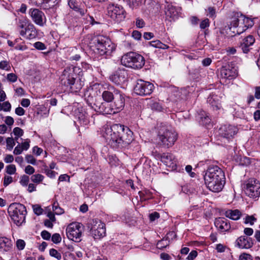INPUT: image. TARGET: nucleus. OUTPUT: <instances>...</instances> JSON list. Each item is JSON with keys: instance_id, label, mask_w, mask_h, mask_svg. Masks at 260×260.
Here are the masks:
<instances>
[{"instance_id": "f257e3e1", "label": "nucleus", "mask_w": 260, "mask_h": 260, "mask_svg": "<svg viewBox=\"0 0 260 260\" xmlns=\"http://www.w3.org/2000/svg\"><path fill=\"white\" fill-rule=\"evenodd\" d=\"M132 132L123 125L114 124L104 128L103 136L113 148L122 146L123 143L128 144L132 140Z\"/></svg>"}, {"instance_id": "f03ea898", "label": "nucleus", "mask_w": 260, "mask_h": 260, "mask_svg": "<svg viewBox=\"0 0 260 260\" xmlns=\"http://www.w3.org/2000/svg\"><path fill=\"white\" fill-rule=\"evenodd\" d=\"M204 179L207 187L214 192H220L225 183L224 173L217 166H209L204 175Z\"/></svg>"}, {"instance_id": "7ed1b4c3", "label": "nucleus", "mask_w": 260, "mask_h": 260, "mask_svg": "<svg viewBox=\"0 0 260 260\" xmlns=\"http://www.w3.org/2000/svg\"><path fill=\"white\" fill-rule=\"evenodd\" d=\"M253 25V22L251 19L242 14H237L233 18L230 26L225 27V30L229 36L233 37L242 33Z\"/></svg>"}, {"instance_id": "20e7f679", "label": "nucleus", "mask_w": 260, "mask_h": 260, "mask_svg": "<svg viewBox=\"0 0 260 260\" xmlns=\"http://www.w3.org/2000/svg\"><path fill=\"white\" fill-rule=\"evenodd\" d=\"M77 67L70 66L66 68L61 77V83L64 86L70 87L72 92H77L80 90L83 84L76 80L77 74L75 72L79 70Z\"/></svg>"}, {"instance_id": "39448f33", "label": "nucleus", "mask_w": 260, "mask_h": 260, "mask_svg": "<svg viewBox=\"0 0 260 260\" xmlns=\"http://www.w3.org/2000/svg\"><path fill=\"white\" fill-rule=\"evenodd\" d=\"M94 51L101 55H110L115 49L114 44L106 37L99 36L93 40Z\"/></svg>"}, {"instance_id": "423d86ee", "label": "nucleus", "mask_w": 260, "mask_h": 260, "mask_svg": "<svg viewBox=\"0 0 260 260\" xmlns=\"http://www.w3.org/2000/svg\"><path fill=\"white\" fill-rule=\"evenodd\" d=\"M8 212L11 219L17 225H21L25 222L27 211L23 205L12 203L9 206Z\"/></svg>"}, {"instance_id": "0eeeda50", "label": "nucleus", "mask_w": 260, "mask_h": 260, "mask_svg": "<svg viewBox=\"0 0 260 260\" xmlns=\"http://www.w3.org/2000/svg\"><path fill=\"white\" fill-rule=\"evenodd\" d=\"M158 138L159 144L165 147L172 146L177 139V134L173 130L166 127L161 126L158 131Z\"/></svg>"}, {"instance_id": "6e6552de", "label": "nucleus", "mask_w": 260, "mask_h": 260, "mask_svg": "<svg viewBox=\"0 0 260 260\" xmlns=\"http://www.w3.org/2000/svg\"><path fill=\"white\" fill-rule=\"evenodd\" d=\"M121 62L125 67L138 69L143 67L145 64V60L141 55L131 52L122 56Z\"/></svg>"}, {"instance_id": "1a4fd4ad", "label": "nucleus", "mask_w": 260, "mask_h": 260, "mask_svg": "<svg viewBox=\"0 0 260 260\" xmlns=\"http://www.w3.org/2000/svg\"><path fill=\"white\" fill-rule=\"evenodd\" d=\"M83 230L82 224L79 222L70 224L66 229V234L68 238L75 242H78L81 241Z\"/></svg>"}, {"instance_id": "9d476101", "label": "nucleus", "mask_w": 260, "mask_h": 260, "mask_svg": "<svg viewBox=\"0 0 260 260\" xmlns=\"http://www.w3.org/2000/svg\"><path fill=\"white\" fill-rule=\"evenodd\" d=\"M88 228L94 239H100L106 235L105 225L100 220L92 219L89 223Z\"/></svg>"}, {"instance_id": "9b49d317", "label": "nucleus", "mask_w": 260, "mask_h": 260, "mask_svg": "<svg viewBox=\"0 0 260 260\" xmlns=\"http://www.w3.org/2000/svg\"><path fill=\"white\" fill-rule=\"evenodd\" d=\"M107 11L108 15L117 22L123 21L125 17L126 12L121 6L110 5Z\"/></svg>"}, {"instance_id": "f8f14e48", "label": "nucleus", "mask_w": 260, "mask_h": 260, "mask_svg": "<svg viewBox=\"0 0 260 260\" xmlns=\"http://www.w3.org/2000/svg\"><path fill=\"white\" fill-rule=\"evenodd\" d=\"M153 89V84L143 80H138L134 88L135 93L140 95H149Z\"/></svg>"}, {"instance_id": "ddd939ff", "label": "nucleus", "mask_w": 260, "mask_h": 260, "mask_svg": "<svg viewBox=\"0 0 260 260\" xmlns=\"http://www.w3.org/2000/svg\"><path fill=\"white\" fill-rule=\"evenodd\" d=\"M246 194L250 198H256L260 194V183L255 179H250L245 185Z\"/></svg>"}, {"instance_id": "4468645a", "label": "nucleus", "mask_w": 260, "mask_h": 260, "mask_svg": "<svg viewBox=\"0 0 260 260\" xmlns=\"http://www.w3.org/2000/svg\"><path fill=\"white\" fill-rule=\"evenodd\" d=\"M237 74L236 69L229 64L222 67L220 70V76L222 80L234 79L237 76Z\"/></svg>"}, {"instance_id": "2eb2a0df", "label": "nucleus", "mask_w": 260, "mask_h": 260, "mask_svg": "<svg viewBox=\"0 0 260 260\" xmlns=\"http://www.w3.org/2000/svg\"><path fill=\"white\" fill-rule=\"evenodd\" d=\"M93 104L95 106V110L103 114L116 113L114 107H111L109 103L100 102L96 100Z\"/></svg>"}, {"instance_id": "dca6fc26", "label": "nucleus", "mask_w": 260, "mask_h": 260, "mask_svg": "<svg viewBox=\"0 0 260 260\" xmlns=\"http://www.w3.org/2000/svg\"><path fill=\"white\" fill-rule=\"evenodd\" d=\"M127 76V72L124 70L120 69L112 74L109 79L116 84L120 85L125 82Z\"/></svg>"}, {"instance_id": "f3484780", "label": "nucleus", "mask_w": 260, "mask_h": 260, "mask_svg": "<svg viewBox=\"0 0 260 260\" xmlns=\"http://www.w3.org/2000/svg\"><path fill=\"white\" fill-rule=\"evenodd\" d=\"M29 14L33 21L37 25L43 26L46 22V18L43 12L37 9H31Z\"/></svg>"}, {"instance_id": "a211bd4d", "label": "nucleus", "mask_w": 260, "mask_h": 260, "mask_svg": "<svg viewBox=\"0 0 260 260\" xmlns=\"http://www.w3.org/2000/svg\"><path fill=\"white\" fill-rule=\"evenodd\" d=\"M114 103L113 107L116 113L122 110L124 106V98L123 95L118 90H115Z\"/></svg>"}, {"instance_id": "6ab92c4d", "label": "nucleus", "mask_w": 260, "mask_h": 260, "mask_svg": "<svg viewBox=\"0 0 260 260\" xmlns=\"http://www.w3.org/2000/svg\"><path fill=\"white\" fill-rule=\"evenodd\" d=\"M237 132V128L234 126L225 125L219 129V134L224 138L230 139Z\"/></svg>"}, {"instance_id": "aec40b11", "label": "nucleus", "mask_w": 260, "mask_h": 260, "mask_svg": "<svg viewBox=\"0 0 260 260\" xmlns=\"http://www.w3.org/2000/svg\"><path fill=\"white\" fill-rule=\"evenodd\" d=\"M20 35L28 39H32L37 36L36 29L32 23L28 24L25 30H19Z\"/></svg>"}, {"instance_id": "412c9836", "label": "nucleus", "mask_w": 260, "mask_h": 260, "mask_svg": "<svg viewBox=\"0 0 260 260\" xmlns=\"http://www.w3.org/2000/svg\"><path fill=\"white\" fill-rule=\"evenodd\" d=\"M255 39L251 35H249L244 38L241 42L240 48L242 50L243 53H248L251 46L254 43Z\"/></svg>"}, {"instance_id": "4be33fe9", "label": "nucleus", "mask_w": 260, "mask_h": 260, "mask_svg": "<svg viewBox=\"0 0 260 260\" xmlns=\"http://www.w3.org/2000/svg\"><path fill=\"white\" fill-rule=\"evenodd\" d=\"M236 244L240 248L249 249L252 246L253 242L250 238L241 236L237 239Z\"/></svg>"}, {"instance_id": "5701e85b", "label": "nucleus", "mask_w": 260, "mask_h": 260, "mask_svg": "<svg viewBox=\"0 0 260 260\" xmlns=\"http://www.w3.org/2000/svg\"><path fill=\"white\" fill-rule=\"evenodd\" d=\"M215 225L221 232L228 231L231 229L229 221L224 218H218L215 221Z\"/></svg>"}, {"instance_id": "b1692460", "label": "nucleus", "mask_w": 260, "mask_h": 260, "mask_svg": "<svg viewBox=\"0 0 260 260\" xmlns=\"http://www.w3.org/2000/svg\"><path fill=\"white\" fill-rule=\"evenodd\" d=\"M68 5L72 9L80 12L82 15L84 14V4L82 0H69Z\"/></svg>"}, {"instance_id": "393cba45", "label": "nucleus", "mask_w": 260, "mask_h": 260, "mask_svg": "<svg viewBox=\"0 0 260 260\" xmlns=\"http://www.w3.org/2000/svg\"><path fill=\"white\" fill-rule=\"evenodd\" d=\"M161 161L169 167L173 168L176 166L175 157L171 153H163L161 156Z\"/></svg>"}, {"instance_id": "a878e982", "label": "nucleus", "mask_w": 260, "mask_h": 260, "mask_svg": "<svg viewBox=\"0 0 260 260\" xmlns=\"http://www.w3.org/2000/svg\"><path fill=\"white\" fill-rule=\"evenodd\" d=\"M166 17L172 19L177 18L179 12L177 9L172 4H168L165 8Z\"/></svg>"}, {"instance_id": "bb28decb", "label": "nucleus", "mask_w": 260, "mask_h": 260, "mask_svg": "<svg viewBox=\"0 0 260 260\" xmlns=\"http://www.w3.org/2000/svg\"><path fill=\"white\" fill-rule=\"evenodd\" d=\"M207 102L212 107L214 110L219 109L221 107L220 97L216 94H211L207 99Z\"/></svg>"}, {"instance_id": "cd10ccee", "label": "nucleus", "mask_w": 260, "mask_h": 260, "mask_svg": "<svg viewBox=\"0 0 260 260\" xmlns=\"http://www.w3.org/2000/svg\"><path fill=\"white\" fill-rule=\"evenodd\" d=\"M12 246L11 241L6 237H0V252L9 251Z\"/></svg>"}, {"instance_id": "c85d7f7f", "label": "nucleus", "mask_w": 260, "mask_h": 260, "mask_svg": "<svg viewBox=\"0 0 260 260\" xmlns=\"http://www.w3.org/2000/svg\"><path fill=\"white\" fill-rule=\"evenodd\" d=\"M225 215L231 219L237 220H238L241 216V212L238 210L235 209L234 210H228L225 212Z\"/></svg>"}, {"instance_id": "c756f323", "label": "nucleus", "mask_w": 260, "mask_h": 260, "mask_svg": "<svg viewBox=\"0 0 260 260\" xmlns=\"http://www.w3.org/2000/svg\"><path fill=\"white\" fill-rule=\"evenodd\" d=\"M199 118L200 119V122L202 124L207 125L210 122V119L206 112L202 111L199 114Z\"/></svg>"}, {"instance_id": "7c9ffc66", "label": "nucleus", "mask_w": 260, "mask_h": 260, "mask_svg": "<svg viewBox=\"0 0 260 260\" xmlns=\"http://www.w3.org/2000/svg\"><path fill=\"white\" fill-rule=\"evenodd\" d=\"M115 96V90L114 93L109 91H104L102 93V98L103 100L106 102V103H109L114 100Z\"/></svg>"}, {"instance_id": "2f4dec72", "label": "nucleus", "mask_w": 260, "mask_h": 260, "mask_svg": "<svg viewBox=\"0 0 260 260\" xmlns=\"http://www.w3.org/2000/svg\"><path fill=\"white\" fill-rule=\"evenodd\" d=\"M28 19L25 18L20 19L18 23V27L20 30H25L28 24H31Z\"/></svg>"}, {"instance_id": "473e14b6", "label": "nucleus", "mask_w": 260, "mask_h": 260, "mask_svg": "<svg viewBox=\"0 0 260 260\" xmlns=\"http://www.w3.org/2000/svg\"><path fill=\"white\" fill-rule=\"evenodd\" d=\"M150 45L155 48H158L162 49L168 48V46L162 43L159 40H155L149 42Z\"/></svg>"}, {"instance_id": "72a5a7b5", "label": "nucleus", "mask_w": 260, "mask_h": 260, "mask_svg": "<svg viewBox=\"0 0 260 260\" xmlns=\"http://www.w3.org/2000/svg\"><path fill=\"white\" fill-rule=\"evenodd\" d=\"M44 178V177L41 174H37L32 175L30 179L33 182L38 184L43 181Z\"/></svg>"}, {"instance_id": "f704fd0d", "label": "nucleus", "mask_w": 260, "mask_h": 260, "mask_svg": "<svg viewBox=\"0 0 260 260\" xmlns=\"http://www.w3.org/2000/svg\"><path fill=\"white\" fill-rule=\"evenodd\" d=\"M256 221V218L253 215H246L244 218V223L251 225H253Z\"/></svg>"}, {"instance_id": "c9c22d12", "label": "nucleus", "mask_w": 260, "mask_h": 260, "mask_svg": "<svg viewBox=\"0 0 260 260\" xmlns=\"http://www.w3.org/2000/svg\"><path fill=\"white\" fill-rule=\"evenodd\" d=\"M52 209L54 212L57 215H60L63 213V210L58 206L57 203L54 202L53 204Z\"/></svg>"}, {"instance_id": "e433bc0d", "label": "nucleus", "mask_w": 260, "mask_h": 260, "mask_svg": "<svg viewBox=\"0 0 260 260\" xmlns=\"http://www.w3.org/2000/svg\"><path fill=\"white\" fill-rule=\"evenodd\" d=\"M49 254L51 256L55 257L57 260H60L61 259V254L54 248L50 249Z\"/></svg>"}, {"instance_id": "4c0bfd02", "label": "nucleus", "mask_w": 260, "mask_h": 260, "mask_svg": "<svg viewBox=\"0 0 260 260\" xmlns=\"http://www.w3.org/2000/svg\"><path fill=\"white\" fill-rule=\"evenodd\" d=\"M207 11V16L210 18H214L216 17V11L214 8L209 7L206 10Z\"/></svg>"}, {"instance_id": "58836bf2", "label": "nucleus", "mask_w": 260, "mask_h": 260, "mask_svg": "<svg viewBox=\"0 0 260 260\" xmlns=\"http://www.w3.org/2000/svg\"><path fill=\"white\" fill-rule=\"evenodd\" d=\"M6 170L7 174L13 175L15 174L16 168L14 165H9L6 167Z\"/></svg>"}, {"instance_id": "ea45409f", "label": "nucleus", "mask_w": 260, "mask_h": 260, "mask_svg": "<svg viewBox=\"0 0 260 260\" xmlns=\"http://www.w3.org/2000/svg\"><path fill=\"white\" fill-rule=\"evenodd\" d=\"M51 0H31V3L38 6H42L49 3Z\"/></svg>"}, {"instance_id": "a19ab883", "label": "nucleus", "mask_w": 260, "mask_h": 260, "mask_svg": "<svg viewBox=\"0 0 260 260\" xmlns=\"http://www.w3.org/2000/svg\"><path fill=\"white\" fill-rule=\"evenodd\" d=\"M6 143L8 149L10 150L12 149V148L15 145L14 139L10 137H9L7 139Z\"/></svg>"}, {"instance_id": "79ce46f5", "label": "nucleus", "mask_w": 260, "mask_h": 260, "mask_svg": "<svg viewBox=\"0 0 260 260\" xmlns=\"http://www.w3.org/2000/svg\"><path fill=\"white\" fill-rule=\"evenodd\" d=\"M0 69L6 71H9L10 70L11 67L8 61L3 60L0 62Z\"/></svg>"}, {"instance_id": "37998d69", "label": "nucleus", "mask_w": 260, "mask_h": 260, "mask_svg": "<svg viewBox=\"0 0 260 260\" xmlns=\"http://www.w3.org/2000/svg\"><path fill=\"white\" fill-rule=\"evenodd\" d=\"M29 182V177L26 175L22 176L20 180V184L23 186H26L27 185Z\"/></svg>"}, {"instance_id": "c03bdc74", "label": "nucleus", "mask_w": 260, "mask_h": 260, "mask_svg": "<svg viewBox=\"0 0 260 260\" xmlns=\"http://www.w3.org/2000/svg\"><path fill=\"white\" fill-rule=\"evenodd\" d=\"M32 208L34 212L36 214L40 215L42 214L43 209L39 205H33Z\"/></svg>"}, {"instance_id": "a18cd8bd", "label": "nucleus", "mask_w": 260, "mask_h": 260, "mask_svg": "<svg viewBox=\"0 0 260 260\" xmlns=\"http://www.w3.org/2000/svg\"><path fill=\"white\" fill-rule=\"evenodd\" d=\"M13 133L15 136L21 137L23 135V131L20 127H16L13 129Z\"/></svg>"}, {"instance_id": "49530a36", "label": "nucleus", "mask_w": 260, "mask_h": 260, "mask_svg": "<svg viewBox=\"0 0 260 260\" xmlns=\"http://www.w3.org/2000/svg\"><path fill=\"white\" fill-rule=\"evenodd\" d=\"M34 47L40 50H45L46 48L45 45L41 42H37L34 43Z\"/></svg>"}, {"instance_id": "de8ad7c7", "label": "nucleus", "mask_w": 260, "mask_h": 260, "mask_svg": "<svg viewBox=\"0 0 260 260\" xmlns=\"http://www.w3.org/2000/svg\"><path fill=\"white\" fill-rule=\"evenodd\" d=\"M51 240L53 243L57 244L60 242L61 238L59 234L55 233L52 235Z\"/></svg>"}, {"instance_id": "09e8293b", "label": "nucleus", "mask_w": 260, "mask_h": 260, "mask_svg": "<svg viewBox=\"0 0 260 260\" xmlns=\"http://www.w3.org/2000/svg\"><path fill=\"white\" fill-rule=\"evenodd\" d=\"M7 79L11 82H15L17 80V76L14 73H10L7 74Z\"/></svg>"}, {"instance_id": "8fccbe9b", "label": "nucleus", "mask_w": 260, "mask_h": 260, "mask_svg": "<svg viewBox=\"0 0 260 260\" xmlns=\"http://www.w3.org/2000/svg\"><path fill=\"white\" fill-rule=\"evenodd\" d=\"M209 25H210L209 20L208 18H205L202 21V22L200 23V26L201 29H205L206 27H209Z\"/></svg>"}, {"instance_id": "3c124183", "label": "nucleus", "mask_w": 260, "mask_h": 260, "mask_svg": "<svg viewBox=\"0 0 260 260\" xmlns=\"http://www.w3.org/2000/svg\"><path fill=\"white\" fill-rule=\"evenodd\" d=\"M30 140L28 139H26L25 141L20 144V147L23 150H27L29 148Z\"/></svg>"}, {"instance_id": "603ef678", "label": "nucleus", "mask_w": 260, "mask_h": 260, "mask_svg": "<svg viewBox=\"0 0 260 260\" xmlns=\"http://www.w3.org/2000/svg\"><path fill=\"white\" fill-rule=\"evenodd\" d=\"M3 110L6 112L10 111L11 109V105L8 102L6 101L2 103Z\"/></svg>"}, {"instance_id": "864d4df0", "label": "nucleus", "mask_w": 260, "mask_h": 260, "mask_svg": "<svg viewBox=\"0 0 260 260\" xmlns=\"http://www.w3.org/2000/svg\"><path fill=\"white\" fill-rule=\"evenodd\" d=\"M239 260H252V257L250 254L243 253L240 255Z\"/></svg>"}, {"instance_id": "5fc2aeb1", "label": "nucleus", "mask_w": 260, "mask_h": 260, "mask_svg": "<svg viewBox=\"0 0 260 260\" xmlns=\"http://www.w3.org/2000/svg\"><path fill=\"white\" fill-rule=\"evenodd\" d=\"M13 182V178L10 176H5L4 178V186H7Z\"/></svg>"}, {"instance_id": "6e6d98bb", "label": "nucleus", "mask_w": 260, "mask_h": 260, "mask_svg": "<svg viewBox=\"0 0 260 260\" xmlns=\"http://www.w3.org/2000/svg\"><path fill=\"white\" fill-rule=\"evenodd\" d=\"M150 106L152 109L156 111H160L162 109L161 106L157 102H154L152 103Z\"/></svg>"}, {"instance_id": "4d7b16f0", "label": "nucleus", "mask_w": 260, "mask_h": 260, "mask_svg": "<svg viewBox=\"0 0 260 260\" xmlns=\"http://www.w3.org/2000/svg\"><path fill=\"white\" fill-rule=\"evenodd\" d=\"M16 245L19 250H22L25 247V243L24 240L19 239L16 242Z\"/></svg>"}, {"instance_id": "13d9d810", "label": "nucleus", "mask_w": 260, "mask_h": 260, "mask_svg": "<svg viewBox=\"0 0 260 260\" xmlns=\"http://www.w3.org/2000/svg\"><path fill=\"white\" fill-rule=\"evenodd\" d=\"M25 159L26 161L30 164L32 165H36V159L33 157V156L31 155H27L25 157Z\"/></svg>"}, {"instance_id": "bf43d9fd", "label": "nucleus", "mask_w": 260, "mask_h": 260, "mask_svg": "<svg viewBox=\"0 0 260 260\" xmlns=\"http://www.w3.org/2000/svg\"><path fill=\"white\" fill-rule=\"evenodd\" d=\"M45 173L48 177L53 178L55 177L57 173L49 169H45Z\"/></svg>"}, {"instance_id": "052dcab7", "label": "nucleus", "mask_w": 260, "mask_h": 260, "mask_svg": "<svg viewBox=\"0 0 260 260\" xmlns=\"http://www.w3.org/2000/svg\"><path fill=\"white\" fill-rule=\"evenodd\" d=\"M79 119L81 124L86 125L89 123V117L88 116H85L84 118L82 116L79 117Z\"/></svg>"}, {"instance_id": "680f3d73", "label": "nucleus", "mask_w": 260, "mask_h": 260, "mask_svg": "<svg viewBox=\"0 0 260 260\" xmlns=\"http://www.w3.org/2000/svg\"><path fill=\"white\" fill-rule=\"evenodd\" d=\"M25 172L27 174L32 175L35 172V169L32 166L28 165L25 167Z\"/></svg>"}, {"instance_id": "e2e57ef3", "label": "nucleus", "mask_w": 260, "mask_h": 260, "mask_svg": "<svg viewBox=\"0 0 260 260\" xmlns=\"http://www.w3.org/2000/svg\"><path fill=\"white\" fill-rule=\"evenodd\" d=\"M5 122L9 126H11L14 124V119L11 116L6 117Z\"/></svg>"}, {"instance_id": "0e129e2a", "label": "nucleus", "mask_w": 260, "mask_h": 260, "mask_svg": "<svg viewBox=\"0 0 260 260\" xmlns=\"http://www.w3.org/2000/svg\"><path fill=\"white\" fill-rule=\"evenodd\" d=\"M197 256V252L195 250L191 251L187 257L188 260H193Z\"/></svg>"}, {"instance_id": "69168bd1", "label": "nucleus", "mask_w": 260, "mask_h": 260, "mask_svg": "<svg viewBox=\"0 0 260 260\" xmlns=\"http://www.w3.org/2000/svg\"><path fill=\"white\" fill-rule=\"evenodd\" d=\"M23 150L20 147V144L18 143L17 146L15 148L13 153L14 154L18 155L21 154Z\"/></svg>"}, {"instance_id": "338daca9", "label": "nucleus", "mask_w": 260, "mask_h": 260, "mask_svg": "<svg viewBox=\"0 0 260 260\" xmlns=\"http://www.w3.org/2000/svg\"><path fill=\"white\" fill-rule=\"evenodd\" d=\"M159 217V214L156 212H154L149 215L150 220L151 221H154L155 219H158Z\"/></svg>"}, {"instance_id": "774afa93", "label": "nucleus", "mask_w": 260, "mask_h": 260, "mask_svg": "<svg viewBox=\"0 0 260 260\" xmlns=\"http://www.w3.org/2000/svg\"><path fill=\"white\" fill-rule=\"evenodd\" d=\"M41 236L45 240H49L51 237V235L48 232L43 231L41 233Z\"/></svg>"}]
</instances>
